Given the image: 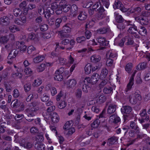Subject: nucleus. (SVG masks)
Here are the masks:
<instances>
[{
    "label": "nucleus",
    "mask_w": 150,
    "mask_h": 150,
    "mask_svg": "<svg viewBox=\"0 0 150 150\" xmlns=\"http://www.w3.org/2000/svg\"><path fill=\"white\" fill-rule=\"evenodd\" d=\"M132 110V108L129 106H124L121 108L122 112L125 114H129Z\"/></svg>",
    "instance_id": "19"
},
{
    "label": "nucleus",
    "mask_w": 150,
    "mask_h": 150,
    "mask_svg": "<svg viewBox=\"0 0 150 150\" xmlns=\"http://www.w3.org/2000/svg\"><path fill=\"white\" fill-rule=\"evenodd\" d=\"M97 40L101 45H106L107 41L104 37H98L97 38Z\"/></svg>",
    "instance_id": "33"
},
{
    "label": "nucleus",
    "mask_w": 150,
    "mask_h": 150,
    "mask_svg": "<svg viewBox=\"0 0 150 150\" xmlns=\"http://www.w3.org/2000/svg\"><path fill=\"white\" fill-rule=\"evenodd\" d=\"M13 13L16 17L20 16L21 14V9L19 8H16L13 9Z\"/></svg>",
    "instance_id": "41"
},
{
    "label": "nucleus",
    "mask_w": 150,
    "mask_h": 150,
    "mask_svg": "<svg viewBox=\"0 0 150 150\" xmlns=\"http://www.w3.org/2000/svg\"><path fill=\"white\" fill-rule=\"evenodd\" d=\"M45 58V56L43 55H39L33 59V62L35 63H39L42 61Z\"/></svg>",
    "instance_id": "26"
},
{
    "label": "nucleus",
    "mask_w": 150,
    "mask_h": 150,
    "mask_svg": "<svg viewBox=\"0 0 150 150\" xmlns=\"http://www.w3.org/2000/svg\"><path fill=\"white\" fill-rule=\"evenodd\" d=\"M134 83V81L129 80V82L127 84V87L125 90V91L127 93L129 91L131 90L132 88V86L133 85Z\"/></svg>",
    "instance_id": "36"
},
{
    "label": "nucleus",
    "mask_w": 150,
    "mask_h": 150,
    "mask_svg": "<svg viewBox=\"0 0 150 150\" xmlns=\"http://www.w3.org/2000/svg\"><path fill=\"white\" fill-rule=\"evenodd\" d=\"M92 70V66L90 64L86 65L84 68L85 73L86 74H90Z\"/></svg>",
    "instance_id": "32"
},
{
    "label": "nucleus",
    "mask_w": 150,
    "mask_h": 150,
    "mask_svg": "<svg viewBox=\"0 0 150 150\" xmlns=\"http://www.w3.org/2000/svg\"><path fill=\"white\" fill-rule=\"evenodd\" d=\"M66 103L64 101H61L59 102L58 104V107L60 109L64 108L66 106Z\"/></svg>",
    "instance_id": "50"
},
{
    "label": "nucleus",
    "mask_w": 150,
    "mask_h": 150,
    "mask_svg": "<svg viewBox=\"0 0 150 150\" xmlns=\"http://www.w3.org/2000/svg\"><path fill=\"white\" fill-rule=\"evenodd\" d=\"M45 6L46 8L50 7L53 11L54 10H55L57 14H59L62 12V6L59 5L54 0H48L45 3Z\"/></svg>",
    "instance_id": "2"
},
{
    "label": "nucleus",
    "mask_w": 150,
    "mask_h": 150,
    "mask_svg": "<svg viewBox=\"0 0 150 150\" xmlns=\"http://www.w3.org/2000/svg\"><path fill=\"white\" fill-rule=\"evenodd\" d=\"M10 22V19L7 16H4L0 18V25L7 26L9 25Z\"/></svg>",
    "instance_id": "10"
},
{
    "label": "nucleus",
    "mask_w": 150,
    "mask_h": 150,
    "mask_svg": "<svg viewBox=\"0 0 150 150\" xmlns=\"http://www.w3.org/2000/svg\"><path fill=\"white\" fill-rule=\"evenodd\" d=\"M103 91L104 93L107 94L112 93H113V89L110 86L105 87Z\"/></svg>",
    "instance_id": "39"
},
{
    "label": "nucleus",
    "mask_w": 150,
    "mask_h": 150,
    "mask_svg": "<svg viewBox=\"0 0 150 150\" xmlns=\"http://www.w3.org/2000/svg\"><path fill=\"white\" fill-rule=\"evenodd\" d=\"M96 21V20L94 19V20H92L90 21L87 22L86 25V28H88L92 27Z\"/></svg>",
    "instance_id": "53"
},
{
    "label": "nucleus",
    "mask_w": 150,
    "mask_h": 150,
    "mask_svg": "<svg viewBox=\"0 0 150 150\" xmlns=\"http://www.w3.org/2000/svg\"><path fill=\"white\" fill-rule=\"evenodd\" d=\"M132 63H129L127 64L125 67L126 71L128 73H129L132 69Z\"/></svg>",
    "instance_id": "46"
},
{
    "label": "nucleus",
    "mask_w": 150,
    "mask_h": 150,
    "mask_svg": "<svg viewBox=\"0 0 150 150\" xmlns=\"http://www.w3.org/2000/svg\"><path fill=\"white\" fill-rule=\"evenodd\" d=\"M130 127L132 129H134L137 133H139V128L137 124L134 121H131L130 123Z\"/></svg>",
    "instance_id": "23"
},
{
    "label": "nucleus",
    "mask_w": 150,
    "mask_h": 150,
    "mask_svg": "<svg viewBox=\"0 0 150 150\" xmlns=\"http://www.w3.org/2000/svg\"><path fill=\"white\" fill-rule=\"evenodd\" d=\"M62 30L63 32L67 33L70 32L71 29L68 25H66L63 27Z\"/></svg>",
    "instance_id": "48"
},
{
    "label": "nucleus",
    "mask_w": 150,
    "mask_h": 150,
    "mask_svg": "<svg viewBox=\"0 0 150 150\" xmlns=\"http://www.w3.org/2000/svg\"><path fill=\"white\" fill-rule=\"evenodd\" d=\"M53 63L50 62L46 63V64L44 63H42L40 65H39L37 68V71L41 72L43 71L45 69L46 65L47 66H52Z\"/></svg>",
    "instance_id": "13"
},
{
    "label": "nucleus",
    "mask_w": 150,
    "mask_h": 150,
    "mask_svg": "<svg viewBox=\"0 0 150 150\" xmlns=\"http://www.w3.org/2000/svg\"><path fill=\"white\" fill-rule=\"evenodd\" d=\"M49 96L46 94H43L41 98V100L43 102L47 101L49 100Z\"/></svg>",
    "instance_id": "60"
},
{
    "label": "nucleus",
    "mask_w": 150,
    "mask_h": 150,
    "mask_svg": "<svg viewBox=\"0 0 150 150\" xmlns=\"http://www.w3.org/2000/svg\"><path fill=\"white\" fill-rule=\"evenodd\" d=\"M125 41H126L125 45H132L134 42L133 38L129 36H126L125 38Z\"/></svg>",
    "instance_id": "31"
},
{
    "label": "nucleus",
    "mask_w": 150,
    "mask_h": 150,
    "mask_svg": "<svg viewBox=\"0 0 150 150\" xmlns=\"http://www.w3.org/2000/svg\"><path fill=\"white\" fill-rule=\"evenodd\" d=\"M121 37V34L119 35L118 37L115 39V42L118 43L119 46L122 47L124 45L125 39L124 38H123L120 40Z\"/></svg>",
    "instance_id": "20"
},
{
    "label": "nucleus",
    "mask_w": 150,
    "mask_h": 150,
    "mask_svg": "<svg viewBox=\"0 0 150 150\" xmlns=\"http://www.w3.org/2000/svg\"><path fill=\"white\" fill-rule=\"evenodd\" d=\"M35 50V48L33 46H30L28 47L27 52L28 54H30Z\"/></svg>",
    "instance_id": "64"
},
{
    "label": "nucleus",
    "mask_w": 150,
    "mask_h": 150,
    "mask_svg": "<svg viewBox=\"0 0 150 150\" xmlns=\"http://www.w3.org/2000/svg\"><path fill=\"white\" fill-rule=\"evenodd\" d=\"M21 16L20 18H16L14 19V22L16 24L22 26L27 22V18L25 16Z\"/></svg>",
    "instance_id": "7"
},
{
    "label": "nucleus",
    "mask_w": 150,
    "mask_h": 150,
    "mask_svg": "<svg viewBox=\"0 0 150 150\" xmlns=\"http://www.w3.org/2000/svg\"><path fill=\"white\" fill-rule=\"evenodd\" d=\"M99 122L98 120H97L94 121L91 124V126L92 128H94L97 127L99 125Z\"/></svg>",
    "instance_id": "57"
},
{
    "label": "nucleus",
    "mask_w": 150,
    "mask_h": 150,
    "mask_svg": "<svg viewBox=\"0 0 150 150\" xmlns=\"http://www.w3.org/2000/svg\"><path fill=\"white\" fill-rule=\"evenodd\" d=\"M100 78V76L97 73H94L91 76V78L87 77L84 79V82L87 81L88 83L93 84L96 83Z\"/></svg>",
    "instance_id": "5"
},
{
    "label": "nucleus",
    "mask_w": 150,
    "mask_h": 150,
    "mask_svg": "<svg viewBox=\"0 0 150 150\" xmlns=\"http://www.w3.org/2000/svg\"><path fill=\"white\" fill-rule=\"evenodd\" d=\"M87 18L86 15L84 12L80 13L78 16V19L81 21L85 20Z\"/></svg>",
    "instance_id": "40"
},
{
    "label": "nucleus",
    "mask_w": 150,
    "mask_h": 150,
    "mask_svg": "<svg viewBox=\"0 0 150 150\" xmlns=\"http://www.w3.org/2000/svg\"><path fill=\"white\" fill-rule=\"evenodd\" d=\"M101 59L100 56L98 55H94L91 57V60L93 62L96 63L99 62Z\"/></svg>",
    "instance_id": "24"
},
{
    "label": "nucleus",
    "mask_w": 150,
    "mask_h": 150,
    "mask_svg": "<svg viewBox=\"0 0 150 150\" xmlns=\"http://www.w3.org/2000/svg\"><path fill=\"white\" fill-rule=\"evenodd\" d=\"M8 39L7 36L1 37L0 38V42L2 44L6 43L8 41Z\"/></svg>",
    "instance_id": "59"
},
{
    "label": "nucleus",
    "mask_w": 150,
    "mask_h": 150,
    "mask_svg": "<svg viewBox=\"0 0 150 150\" xmlns=\"http://www.w3.org/2000/svg\"><path fill=\"white\" fill-rule=\"evenodd\" d=\"M120 121V118L116 115L113 114L109 117V121L110 123L114 124L117 123Z\"/></svg>",
    "instance_id": "11"
},
{
    "label": "nucleus",
    "mask_w": 150,
    "mask_h": 150,
    "mask_svg": "<svg viewBox=\"0 0 150 150\" xmlns=\"http://www.w3.org/2000/svg\"><path fill=\"white\" fill-rule=\"evenodd\" d=\"M147 33L146 30L145 28L141 26L139 31V33L142 36H145Z\"/></svg>",
    "instance_id": "42"
},
{
    "label": "nucleus",
    "mask_w": 150,
    "mask_h": 150,
    "mask_svg": "<svg viewBox=\"0 0 150 150\" xmlns=\"http://www.w3.org/2000/svg\"><path fill=\"white\" fill-rule=\"evenodd\" d=\"M105 15L103 13H98L96 15V17L98 20H100L105 18Z\"/></svg>",
    "instance_id": "55"
},
{
    "label": "nucleus",
    "mask_w": 150,
    "mask_h": 150,
    "mask_svg": "<svg viewBox=\"0 0 150 150\" xmlns=\"http://www.w3.org/2000/svg\"><path fill=\"white\" fill-rule=\"evenodd\" d=\"M19 71L18 70L16 73H13L12 74V76L16 78L21 79L22 76V74L21 73L19 72Z\"/></svg>",
    "instance_id": "45"
},
{
    "label": "nucleus",
    "mask_w": 150,
    "mask_h": 150,
    "mask_svg": "<svg viewBox=\"0 0 150 150\" xmlns=\"http://www.w3.org/2000/svg\"><path fill=\"white\" fill-rule=\"evenodd\" d=\"M39 103L34 102L29 104L28 107L25 110V113L28 117H33L37 114V111L39 109Z\"/></svg>",
    "instance_id": "1"
},
{
    "label": "nucleus",
    "mask_w": 150,
    "mask_h": 150,
    "mask_svg": "<svg viewBox=\"0 0 150 150\" xmlns=\"http://www.w3.org/2000/svg\"><path fill=\"white\" fill-rule=\"evenodd\" d=\"M116 106L115 105H110L107 109L108 114H111L114 112L116 110Z\"/></svg>",
    "instance_id": "22"
},
{
    "label": "nucleus",
    "mask_w": 150,
    "mask_h": 150,
    "mask_svg": "<svg viewBox=\"0 0 150 150\" xmlns=\"http://www.w3.org/2000/svg\"><path fill=\"white\" fill-rule=\"evenodd\" d=\"M106 100L105 97L103 93L100 94L99 97L96 99V102L98 103H104Z\"/></svg>",
    "instance_id": "28"
},
{
    "label": "nucleus",
    "mask_w": 150,
    "mask_h": 150,
    "mask_svg": "<svg viewBox=\"0 0 150 150\" xmlns=\"http://www.w3.org/2000/svg\"><path fill=\"white\" fill-rule=\"evenodd\" d=\"M33 145V144L31 143L27 142L25 139V141L24 142L22 146H23L25 148L29 149L32 147Z\"/></svg>",
    "instance_id": "43"
},
{
    "label": "nucleus",
    "mask_w": 150,
    "mask_h": 150,
    "mask_svg": "<svg viewBox=\"0 0 150 150\" xmlns=\"http://www.w3.org/2000/svg\"><path fill=\"white\" fill-rule=\"evenodd\" d=\"M11 104H13V107H18L21 104V102L18 100L17 99H15L11 103Z\"/></svg>",
    "instance_id": "54"
},
{
    "label": "nucleus",
    "mask_w": 150,
    "mask_h": 150,
    "mask_svg": "<svg viewBox=\"0 0 150 150\" xmlns=\"http://www.w3.org/2000/svg\"><path fill=\"white\" fill-rule=\"evenodd\" d=\"M35 147L37 150H45V146L44 144L41 143H36Z\"/></svg>",
    "instance_id": "25"
},
{
    "label": "nucleus",
    "mask_w": 150,
    "mask_h": 150,
    "mask_svg": "<svg viewBox=\"0 0 150 150\" xmlns=\"http://www.w3.org/2000/svg\"><path fill=\"white\" fill-rule=\"evenodd\" d=\"M96 31L98 34H104L107 32V29L105 28H101L98 29Z\"/></svg>",
    "instance_id": "49"
},
{
    "label": "nucleus",
    "mask_w": 150,
    "mask_h": 150,
    "mask_svg": "<svg viewBox=\"0 0 150 150\" xmlns=\"http://www.w3.org/2000/svg\"><path fill=\"white\" fill-rule=\"evenodd\" d=\"M126 23L127 25L130 26L128 30L129 32L133 35L135 38H138L139 36L137 34L138 30L137 26L134 24L132 23L130 21L127 22Z\"/></svg>",
    "instance_id": "4"
},
{
    "label": "nucleus",
    "mask_w": 150,
    "mask_h": 150,
    "mask_svg": "<svg viewBox=\"0 0 150 150\" xmlns=\"http://www.w3.org/2000/svg\"><path fill=\"white\" fill-rule=\"evenodd\" d=\"M78 8L75 4L73 5L71 7L70 15L72 17H75L78 13Z\"/></svg>",
    "instance_id": "12"
},
{
    "label": "nucleus",
    "mask_w": 150,
    "mask_h": 150,
    "mask_svg": "<svg viewBox=\"0 0 150 150\" xmlns=\"http://www.w3.org/2000/svg\"><path fill=\"white\" fill-rule=\"evenodd\" d=\"M135 20L137 21L140 22L142 25L146 24V23L145 18L143 17H137L135 18Z\"/></svg>",
    "instance_id": "38"
},
{
    "label": "nucleus",
    "mask_w": 150,
    "mask_h": 150,
    "mask_svg": "<svg viewBox=\"0 0 150 150\" xmlns=\"http://www.w3.org/2000/svg\"><path fill=\"white\" fill-rule=\"evenodd\" d=\"M86 83H88L87 81L84 82V80L82 81L81 82V85H82V88L83 91L87 93L88 92V88H89L87 86L86 84Z\"/></svg>",
    "instance_id": "34"
},
{
    "label": "nucleus",
    "mask_w": 150,
    "mask_h": 150,
    "mask_svg": "<svg viewBox=\"0 0 150 150\" xmlns=\"http://www.w3.org/2000/svg\"><path fill=\"white\" fill-rule=\"evenodd\" d=\"M41 37L44 39H47L50 38L51 37V35L49 33H42Z\"/></svg>",
    "instance_id": "63"
},
{
    "label": "nucleus",
    "mask_w": 150,
    "mask_h": 150,
    "mask_svg": "<svg viewBox=\"0 0 150 150\" xmlns=\"http://www.w3.org/2000/svg\"><path fill=\"white\" fill-rule=\"evenodd\" d=\"M28 39L29 40L35 41L37 40V38H36V36L34 33H31L28 35Z\"/></svg>",
    "instance_id": "61"
},
{
    "label": "nucleus",
    "mask_w": 150,
    "mask_h": 150,
    "mask_svg": "<svg viewBox=\"0 0 150 150\" xmlns=\"http://www.w3.org/2000/svg\"><path fill=\"white\" fill-rule=\"evenodd\" d=\"M118 138L115 136H113L108 139V141L107 144L109 146H110L116 142L118 140Z\"/></svg>",
    "instance_id": "17"
},
{
    "label": "nucleus",
    "mask_w": 150,
    "mask_h": 150,
    "mask_svg": "<svg viewBox=\"0 0 150 150\" xmlns=\"http://www.w3.org/2000/svg\"><path fill=\"white\" fill-rule=\"evenodd\" d=\"M24 89L25 91H29L31 88V84L30 83H25L24 86Z\"/></svg>",
    "instance_id": "56"
},
{
    "label": "nucleus",
    "mask_w": 150,
    "mask_h": 150,
    "mask_svg": "<svg viewBox=\"0 0 150 150\" xmlns=\"http://www.w3.org/2000/svg\"><path fill=\"white\" fill-rule=\"evenodd\" d=\"M117 54L110 50L107 52L106 57L107 59H111L115 58L117 56Z\"/></svg>",
    "instance_id": "27"
},
{
    "label": "nucleus",
    "mask_w": 150,
    "mask_h": 150,
    "mask_svg": "<svg viewBox=\"0 0 150 150\" xmlns=\"http://www.w3.org/2000/svg\"><path fill=\"white\" fill-rule=\"evenodd\" d=\"M62 8H63V11L65 12H67L70 9L71 6L69 4H65L64 5H62Z\"/></svg>",
    "instance_id": "58"
},
{
    "label": "nucleus",
    "mask_w": 150,
    "mask_h": 150,
    "mask_svg": "<svg viewBox=\"0 0 150 150\" xmlns=\"http://www.w3.org/2000/svg\"><path fill=\"white\" fill-rule=\"evenodd\" d=\"M130 102L133 104L136 103L138 101L142 100V97L138 91H136L134 93L130 95L129 97Z\"/></svg>",
    "instance_id": "3"
},
{
    "label": "nucleus",
    "mask_w": 150,
    "mask_h": 150,
    "mask_svg": "<svg viewBox=\"0 0 150 150\" xmlns=\"http://www.w3.org/2000/svg\"><path fill=\"white\" fill-rule=\"evenodd\" d=\"M45 8L46 9L44 12L45 17L46 18L48 19L51 16V15L53 14L54 13L53 11L50 7L46 8L45 6Z\"/></svg>",
    "instance_id": "16"
},
{
    "label": "nucleus",
    "mask_w": 150,
    "mask_h": 150,
    "mask_svg": "<svg viewBox=\"0 0 150 150\" xmlns=\"http://www.w3.org/2000/svg\"><path fill=\"white\" fill-rule=\"evenodd\" d=\"M15 141L16 142H18L22 146L24 142L25 141V139H23L22 137H18L17 135L15 136Z\"/></svg>",
    "instance_id": "29"
},
{
    "label": "nucleus",
    "mask_w": 150,
    "mask_h": 150,
    "mask_svg": "<svg viewBox=\"0 0 150 150\" xmlns=\"http://www.w3.org/2000/svg\"><path fill=\"white\" fill-rule=\"evenodd\" d=\"M134 131L133 130H131L129 132V134L130 136L134 137L136 136H137V138H142V136H143V135L140 134L139 133H137L136 132V133H134Z\"/></svg>",
    "instance_id": "35"
},
{
    "label": "nucleus",
    "mask_w": 150,
    "mask_h": 150,
    "mask_svg": "<svg viewBox=\"0 0 150 150\" xmlns=\"http://www.w3.org/2000/svg\"><path fill=\"white\" fill-rule=\"evenodd\" d=\"M113 6L114 9H120L123 12H126L128 11V9L124 7L123 5L119 1H115Z\"/></svg>",
    "instance_id": "8"
},
{
    "label": "nucleus",
    "mask_w": 150,
    "mask_h": 150,
    "mask_svg": "<svg viewBox=\"0 0 150 150\" xmlns=\"http://www.w3.org/2000/svg\"><path fill=\"white\" fill-rule=\"evenodd\" d=\"M64 71V68L62 67L57 70L55 73L54 79L55 80L61 81L63 78L62 74Z\"/></svg>",
    "instance_id": "6"
},
{
    "label": "nucleus",
    "mask_w": 150,
    "mask_h": 150,
    "mask_svg": "<svg viewBox=\"0 0 150 150\" xmlns=\"http://www.w3.org/2000/svg\"><path fill=\"white\" fill-rule=\"evenodd\" d=\"M91 110L93 112L96 113H98L100 111V109L99 106L97 104H96L92 106Z\"/></svg>",
    "instance_id": "47"
},
{
    "label": "nucleus",
    "mask_w": 150,
    "mask_h": 150,
    "mask_svg": "<svg viewBox=\"0 0 150 150\" xmlns=\"http://www.w3.org/2000/svg\"><path fill=\"white\" fill-rule=\"evenodd\" d=\"M18 51L16 49L12 50L10 52L8 57V59L9 60L14 59L17 55Z\"/></svg>",
    "instance_id": "14"
},
{
    "label": "nucleus",
    "mask_w": 150,
    "mask_h": 150,
    "mask_svg": "<svg viewBox=\"0 0 150 150\" xmlns=\"http://www.w3.org/2000/svg\"><path fill=\"white\" fill-rule=\"evenodd\" d=\"M114 16L115 19L117 22L118 23H122L123 21V19L122 16L119 15L117 12H115L114 13Z\"/></svg>",
    "instance_id": "30"
},
{
    "label": "nucleus",
    "mask_w": 150,
    "mask_h": 150,
    "mask_svg": "<svg viewBox=\"0 0 150 150\" xmlns=\"http://www.w3.org/2000/svg\"><path fill=\"white\" fill-rule=\"evenodd\" d=\"M76 81L74 79L69 80L67 81L65 83V85L67 86L68 87L70 88L74 87L76 84Z\"/></svg>",
    "instance_id": "15"
},
{
    "label": "nucleus",
    "mask_w": 150,
    "mask_h": 150,
    "mask_svg": "<svg viewBox=\"0 0 150 150\" xmlns=\"http://www.w3.org/2000/svg\"><path fill=\"white\" fill-rule=\"evenodd\" d=\"M51 116V121L53 122L56 123L59 122V117L56 113H53Z\"/></svg>",
    "instance_id": "21"
},
{
    "label": "nucleus",
    "mask_w": 150,
    "mask_h": 150,
    "mask_svg": "<svg viewBox=\"0 0 150 150\" xmlns=\"http://www.w3.org/2000/svg\"><path fill=\"white\" fill-rule=\"evenodd\" d=\"M17 45L18 48L20 49L21 51L22 52H24L26 51L27 46L24 45V43L23 42L21 41L18 42L17 43Z\"/></svg>",
    "instance_id": "18"
},
{
    "label": "nucleus",
    "mask_w": 150,
    "mask_h": 150,
    "mask_svg": "<svg viewBox=\"0 0 150 150\" xmlns=\"http://www.w3.org/2000/svg\"><path fill=\"white\" fill-rule=\"evenodd\" d=\"M43 135L41 133H38L36 137V140L37 142H41L44 140Z\"/></svg>",
    "instance_id": "52"
},
{
    "label": "nucleus",
    "mask_w": 150,
    "mask_h": 150,
    "mask_svg": "<svg viewBox=\"0 0 150 150\" xmlns=\"http://www.w3.org/2000/svg\"><path fill=\"white\" fill-rule=\"evenodd\" d=\"M4 85L5 87L6 91L7 92H10L12 90V88L11 86L8 83L5 82L4 83Z\"/></svg>",
    "instance_id": "51"
},
{
    "label": "nucleus",
    "mask_w": 150,
    "mask_h": 150,
    "mask_svg": "<svg viewBox=\"0 0 150 150\" xmlns=\"http://www.w3.org/2000/svg\"><path fill=\"white\" fill-rule=\"evenodd\" d=\"M27 3L25 1H23L20 3L18 5L19 8L23 10V14L24 15H27L28 11V8L26 7Z\"/></svg>",
    "instance_id": "9"
},
{
    "label": "nucleus",
    "mask_w": 150,
    "mask_h": 150,
    "mask_svg": "<svg viewBox=\"0 0 150 150\" xmlns=\"http://www.w3.org/2000/svg\"><path fill=\"white\" fill-rule=\"evenodd\" d=\"M146 64L145 63H142L139 64L136 67L137 70H142L144 69L146 66Z\"/></svg>",
    "instance_id": "44"
},
{
    "label": "nucleus",
    "mask_w": 150,
    "mask_h": 150,
    "mask_svg": "<svg viewBox=\"0 0 150 150\" xmlns=\"http://www.w3.org/2000/svg\"><path fill=\"white\" fill-rule=\"evenodd\" d=\"M108 70L106 69H103L101 73V76L103 78H105L108 74Z\"/></svg>",
    "instance_id": "62"
},
{
    "label": "nucleus",
    "mask_w": 150,
    "mask_h": 150,
    "mask_svg": "<svg viewBox=\"0 0 150 150\" xmlns=\"http://www.w3.org/2000/svg\"><path fill=\"white\" fill-rule=\"evenodd\" d=\"M42 83V80L40 78H37L34 80L32 85L33 86H38L41 85Z\"/></svg>",
    "instance_id": "37"
}]
</instances>
